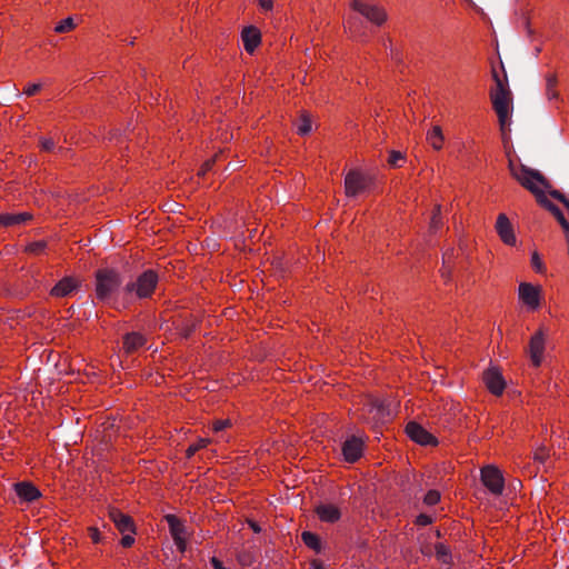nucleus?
Here are the masks:
<instances>
[{"label":"nucleus","mask_w":569,"mask_h":569,"mask_svg":"<svg viewBox=\"0 0 569 569\" xmlns=\"http://www.w3.org/2000/svg\"><path fill=\"white\" fill-rule=\"evenodd\" d=\"M30 219V214L28 213H3L0 214V226H14L24 222Z\"/></svg>","instance_id":"obj_24"},{"label":"nucleus","mask_w":569,"mask_h":569,"mask_svg":"<svg viewBox=\"0 0 569 569\" xmlns=\"http://www.w3.org/2000/svg\"><path fill=\"white\" fill-rule=\"evenodd\" d=\"M74 28V22H73V19L68 17L61 21H59L56 27H54V31L57 33H66V32H69L71 31L72 29Z\"/></svg>","instance_id":"obj_27"},{"label":"nucleus","mask_w":569,"mask_h":569,"mask_svg":"<svg viewBox=\"0 0 569 569\" xmlns=\"http://www.w3.org/2000/svg\"><path fill=\"white\" fill-rule=\"evenodd\" d=\"M547 456H548V453L546 452V450H545V449H540V450H537V451L535 452V459H536V460H539V461H541V462H543V461H545V459L547 458Z\"/></svg>","instance_id":"obj_45"},{"label":"nucleus","mask_w":569,"mask_h":569,"mask_svg":"<svg viewBox=\"0 0 569 569\" xmlns=\"http://www.w3.org/2000/svg\"><path fill=\"white\" fill-rule=\"evenodd\" d=\"M405 161V156L400 151L392 150L389 153L388 163L391 167H401L402 162Z\"/></svg>","instance_id":"obj_31"},{"label":"nucleus","mask_w":569,"mask_h":569,"mask_svg":"<svg viewBox=\"0 0 569 569\" xmlns=\"http://www.w3.org/2000/svg\"><path fill=\"white\" fill-rule=\"evenodd\" d=\"M109 517L121 533H134L133 521L128 515L122 513L118 509H111L109 511Z\"/></svg>","instance_id":"obj_15"},{"label":"nucleus","mask_w":569,"mask_h":569,"mask_svg":"<svg viewBox=\"0 0 569 569\" xmlns=\"http://www.w3.org/2000/svg\"><path fill=\"white\" fill-rule=\"evenodd\" d=\"M496 87L490 92L492 108L497 113L502 137L506 138L511 124L512 97L508 84L496 72Z\"/></svg>","instance_id":"obj_1"},{"label":"nucleus","mask_w":569,"mask_h":569,"mask_svg":"<svg viewBox=\"0 0 569 569\" xmlns=\"http://www.w3.org/2000/svg\"><path fill=\"white\" fill-rule=\"evenodd\" d=\"M406 433L412 441L421 446H436L438 442L433 435L415 421L407 425Z\"/></svg>","instance_id":"obj_10"},{"label":"nucleus","mask_w":569,"mask_h":569,"mask_svg":"<svg viewBox=\"0 0 569 569\" xmlns=\"http://www.w3.org/2000/svg\"><path fill=\"white\" fill-rule=\"evenodd\" d=\"M316 512L321 521L336 522L340 519V510L337 506L325 503L317 507Z\"/></svg>","instance_id":"obj_19"},{"label":"nucleus","mask_w":569,"mask_h":569,"mask_svg":"<svg viewBox=\"0 0 569 569\" xmlns=\"http://www.w3.org/2000/svg\"><path fill=\"white\" fill-rule=\"evenodd\" d=\"M350 8L376 27H381L388 20L385 7L373 0H352Z\"/></svg>","instance_id":"obj_3"},{"label":"nucleus","mask_w":569,"mask_h":569,"mask_svg":"<svg viewBox=\"0 0 569 569\" xmlns=\"http://www.w3.org/2000/svg\"><path fill=\"white\" fill-rule=\"evenodd\" d=\"M121 284L120 274L110 269L99 270L96 274V295L99 300L107 301L118 291Z\"/></svg>","instance_id":"obj_4"},{"label":"nucleus","mask_w":569,"mask_h":569,"mask_svg":"<svg viewBox=\"0 0 569 569\" xmlns=\"http://www.w3.org/2000/svg\"><path fill=\"white\" fill-rule=\"evenodd\" d=\"M509 170L511 176L536 199L542 196L550 188L545 177L537 170L530 169L522 163L509 160Z\"/></svg>","instance_id":"obj_2"},{"label":"nucleus","mask_w":569,"mask_h":569,"mask_svg":"<svg viewBox=\"0 0 569 569\" xmlns=\"http://www.w3.org/2000/svg\"><path fill=\"white\" fill-rule=\"evenodd\" d=\"M243 48L247 52L252 53L260 44L261 33L256 27H247L243 29L242 34Z\"/></svg>","instance_id":"obj_16"},{"label":"nucleus","mask_w":569,"mask_h":569,"mask_svg":"<svg viewBox=\"0 0 569 569\" xmlns=\"http://www.w3.org/2000/svg\"><path fill=\"white\" fill-rule=\"evenodd\" d=\"M146 342V339L142 335L138 332L128 333L123 340V348L127 352H133L142 347Z\"/></svg>","instance_id":"obj_22"},{"label":"nucleus","mask_w":569,"mask_h":569,"mask_svg":"<svg viewBox=\"0 0 569 569\" xmlns=\"http://www.w3.org/2000/svg\"><path fill=\"white\" fill-rule=\"evenodd\" d=\"M373 178L360 171H350L345 178V190L348 197H357L373 187Z\"/></svg>","instance_id":"obj_6"},{"label":"nucleus","mask_w":569,"mask_h":569,"mask_svg":"<svg viewBox=\"0 0 569 569\" xmlns=\"http://www.w3.org/2000/svg\"><path fill=\"white\" fill-rule=\"evenodd\" d=\"M44 248H46L44 241H34V242L29 243L26 247V251L29 253L39 254L44 250Z\"/></svg>","instance_id":"obj_33"},{"label":"nucleus","mask_w":569,"mask_h":569,"mask_svg":"<svg viewBox=\"0 0 569 569\" xmlns=\"http://www.w3.org/2000/svg\"><path fill=\"white\" fill-rule=\"evenodd\" d=\"M548 335L545 329L540 328L529 340L528 356L533 367L538 368L542 365L546 352Z\"/></svg>","instance_id":"obj_7"},{"label":"nucleus","mask_w":569,"mask_h":569,"mask_svg":"<svg viewBox=\"0 0 569 569\" xmlns=\"http://www.w3.org/2000/svg\"><path fill=\"white\" fill-rule=\"evenodd\" d=\"M258 3L263 11H271L273 8L272 0H258Z\"/></svg>","instance_id":"obj_42"},{"label":"nucleus","mask_w":569,"mask_h":569,"mask_svg":"<svg viewBox=\"0 0 569 569\" xmlns=\"http://www.w3.org/2000/svg\"><path fill=\"white\" fill-rule=\"evenodd\" d=\"M545 94L548 101H559L558 76L556 72H548L545 76Z\"/></svg>","instance_id":"obj_18"},{"label":"nucleus","mask_w":569,"mask_h":569,"mask_svg":"<svg viewBox=\"0 0 569 569\" xmlns=\"http://www.w3.org/2000/svg\"><path fill=\"white\" fill-rule=\"evenodd\" d=\"M79 286L77 279L66 277L61 279L52 289L51 295L58 298L67 297L72 293Z\"/></svg>","instance_id":"obj_17"},{"label":"nucleus","mask_w":569,"mask_h":569,"mask_svg":"<svg viewBox=\"0 0 569 569\" xmlns=\"http://www.w3.org/2000/svg\"><path fill=\"white\" fill-rule=\"evenodd\" d=\"M531 266L538 273H542L546 270L545 264L538 252H533L531 254Z\"/></svg>","instance_id":"obj_34"},{"label":"nucleus","mask_w":569,"mask_h":569,"mask_svg":"<svg viewBox=\"0 0 569 569\" xmlns=\"http://www.w3.org/2000/svg\"><path fill=\"white\" fill-rule=\"evenodd\" d=\"M88 532H89V536H90V538H91L93 543H99L101 541V535H100L98 528L90 527L88 529Z\"/></svg>","instance_id":"obj_40"},{"label":"nucleus","mask_w":569,"mask_h":569,"mask_svg":"<svg viewBox=\"0 0 569 569\" xmlns=\"http://www.w3.org/2000/svg\"><path fill=\"white\" fill-rule=\"evenodd\" d=\"M549 196H551L552 198H555L561 202L565 201V199H566V197L557 190L549 191Z\"/></svg>","instance_id":"obj_46"},{"label":"nucleus","mask_w":569,"mask_h":569,"mask_svg":"<svg viewBox=\"0 0 569 569\" xmlns=\"http://www.w3.org/2000/svg\"><path fill=\"white\" fill-rule=\"evenodd\" d=\"M562 203L566 206V208L569 210V199H565V201H562Z\"/></svg>","instance_id":"obj_50"},{"label":"nucleus","mask_w":569,"mask_h":569,"mask_svg":"<svg viewBox=\"0 0 569 569\" xmlns=\"http://www.w3.org/2000/svg\"><path fill=\"white\" fill-rule=\"evenodd\" d=\"M496 230L503 243L508 246H513L516 243V236L513 232L512 224L510 223L506 214L500 213L498 216L496 222Z\"/></svg>","instance_id":"obj_14"},{"label":"nucleus","mask_w":569,"mask_h":569,"mask_svg":"<svg viewBox=\"0 0 569 569\" xmlns=\"http://www.w3.org/2000/svg\"><path fill=\"white\" fill-rule=\"evenodd\" d=\"M16 493L24 501L31 502L40 497V491L29 482H19L14 486Z\"/></svg>","instance_id":"obj_20"},{"label":"nucleus","mask_w":569,"mask_h":569,"mask_svg":"<svg viewBox=\"0 0 569 569\" xmlns=\"http://www.w3.org/2000/svg\"><path fill=\"white\" fill-rule=\"evenodd\" d=\"M170 533L180 552L187 549V533L183 523L173 515L166 516Z\"/></svg>","instance_id":"obj_11"},{"label":"nucleus","mask_w":569,"mask_h":569,"mask_svg":"<svg viewBox=\"0 0 569 569\" xmlns=\"http://www.w3.org/2000/svg\"><path fill=\"white\" fill-rule=\"evenodd\" d=\"M312 129L311 120L308 116L303 114L301 116L298 124H297V132L301 136L308 134Z\"/></svg>","instance_id":"obj_26"},{"label":"nucleus","mask_w":569,"mask_h":569,"mask_svg":"<svg viewBox=\"0 0 569 569\" xmlns=\"http://www.w3.org/2000/svg\"><path fill=\"white\" fill-rule=\"evenodd\" d=\"M158 283V276L151 271H144L140 274L136 282L127 284L126 289L129 292H134L139 298L150 297Z\"/></svg>","instance_id":"obj_8"},{"label":"nucleus","mask_w":569,"mask_h":569,"mask_svg":"<svg viewBox=\"0 0 569 569\" xmlns=\"http://www.w3.org/2000/svg\"><path fill=\"white\" fill-rule=\"evenodd\" d=\"M443 140H445V138L442 134V130L439 126L432 127L427 132V141L435 150H440L442 148Z\"/></svg>","instance_id":"obj_23"},{"label":"nucleus","mask_w":569,"mask_h":569,"mask_svg":"<svg viewBox=\"0 0 569 569\" xmlns=\"http://www.w3.org/2000/svg\"><path fill=\"white\" fill-rule=\"evenodd\" d=\"M310 568H311V569H326V568L322 566V563H321L320 561H318V560H313V561H311V563H310Z\"/></svg>","instance_id":"obj_47"},{"label":"nucleus","mask_w":569,"mask_h":569,"mask_svg":"<svg viewBox=\"0 0 569 569\" xmlns=\"http://www.w3.org/2000/svg\"><path fill=\"white\" fill-rule=\"evenodd\" d=\"M345 28L347 30H349L350 33H352L353 36H357L360 33V24L359 22L357 21V19L352 18V17H349L346 21H345Z\"/></svg>","instance_id":"obj_32"},{"label":"nucleus","mask_w":569,"mask_h":569,"mask_svg":"<svg viewBox=\"0 0 569 569\" xmlns=\"http://www.w3.org/2000/svg\"><path fill=\"white\" fill-rule=\"evenodd\" d=\"M41 86L39 83H30L26 86L23 89V93L27 96H33L40 90Z\"/></svg>","instance_id":"obj_38"},{"label":"nucleus","mask_w":569,"mask_h":569,"mask_svg":"<svg viewBox=\"0 0 569 569\" xmlns=\"http://www.w3.org/2000/svg\"><path fill=\"white\" fill-rule=\"evenodd\" d=\"M363 452V440L359 437L347 439L342 446V455L348 462L357 461Z\"/></svg>","instance_id":"obj_13"},{"label":"nucleus","mask_w":569,"mask_h":569,"mask_svg":"<svg viewBox=\"0 0 569 569\" xmlns=\"http://www.w3.org/2000/svg\"><path fill=\"white\" fill-rule=\"evenodd\" d=\"M481 482L495 496H500L505 489L502 472L495 466L481 469Z\"/></svg>","instance_id":"obj_9"},{"label":"nucleus","mask_w":569,"mask_h":569,"mask_svg":"<svg viewBox=\"0 0 569 569\" xmlns=\"http://www.w3.org/2000/svg\"><path fill=\"white\" fill-rule=\"evenodd\" d=\"M440 226H441L440 207H437V208H435L432 217H431L430 229L432 231H437Z\"/></svg>","instance_id":"obj_35"},{"label":"nucleus","mask_w":569,"mask_h":569,"mask_svg":"<svg viewBox=\"0 0 569 569\" xmlns=\"http://www.w3.org/2000/svg\"><path fill=\"white\" fill-rule=\"evenodd\" d=\"M537 201L539 204H541L543 208H546L548 211H550L553 216L560 211V209L551 202V200L548 198L547 192H545L542 196H539L537 198Z\"/></svg>","instance_id":"obj_28"},{"label":"nucleus","mask_w":569,"mask_h":569,"mask_svg":"<svg viewBox=\"0 0 569 569\" xmlns=\"http://www.w3.org/2000/svg\"><path fill=\"white\" fill-rule=\"evenodd\" d=\"M211 562L214 569H226L217 558H212Z\"/></svg>","instance_id":"obj_48"},{"label":"nucleus","mask_w":569,"mask_h":569,"mask_svg":"<svg viewBox=\"0 0 569 569\" xmlns=\"http://www.w3.org/2000/svg\"><path fill=\"white\" fill-rule=\"evenodd\" d=\"M439 500H440V493L437 490L428 491L423 499L425 503H427L428 506H433L437 502H439Z\"/></svg>","instance_id":"obj_36"},{"label":"nucleus","mask_w":569,"mask_h":569,"mask_svg":"<svg viewBox=\"0 0 569 569\" xmlns=\"http://www.w3.org/2000/svg\"><path fill=\"white\" fill-rule=\"evenodd\" d=\"M518 299L527 311H536L541 307L543 300L542 288L531 282H520L518 287Z\"/></svg>","instance_id":"obj_5"},{"label":"nucleus","mask_w":569,"mask_h":569,"mask_svg":"<svg viewBox=\"0 0 569 569\" xmlns=\"http://www.w3.org/2000/svg\"><path fill=\"white\" fill-rule=\"evenodd\" d=\"M249 523H250V527L252 528V530L254 532H259L260 531V528L254 522L250 521Z\"/></svg>","instance_id":"obj_49"},{"label":"nucleus","mask_w":569,"mask_h":569,"mask_svg":"<svg viewBox=\"0 0 569 569\" xmlns=\"http://www.w3.org/2000/svg\"><path fill=\"white\" fill-rule=\"evenodd\" d=\"M301 538L305 545L308 546L309 548L316 551L320 550V540L317 535L309 531H305L302 532Z\"/></svg>","instance_id":"obj_25"},{"label":"nucleus","mask_w":569,"mask_h":569,"mask_svg":"<svg viewBox=\"0 0 569 569\" xmlns=\"http://www.w3.org/2000/svg\"><path fill=\"white\" fill-rule=\"evenodd\" d=\"M133 542H134V538L132 537V535H123V537L121 539V545L123 547H126V548L131 547Z\"/></svg>","instance_id":"obj_44"},{"label":"nucleus","mask_w":569,"mask_h":569,"mask_svg":"<svg viewBox=\"0 0 569 569\" xmlns=\"http://www.w3.org/2000/svg\"><path fill=\"white\" fill-rule=\"evenodd\" d=\"M230 425H231V421L229 419L216 420L212 423V430H213V432L218 433V432L224 430L226 428H228Z\"/></svg>","instance_id":"obj_37"},{"label":"nucleus","mask_w":569,"mask_h":569,"mask_svg":"<svg viewBox=\"0 0 569 569\" xmlns=\"http://www.w3.org/2000/svg\"><path fill=\"white\" fill-rule=\"evenodd\" d=\"M210 440L208 438H200L197 442L190 445L187 449V457H192L197 451L202 448H206L209 445Z\"/></svg>","instance_id":"obj_29"},{"label":"nucleus","mask_w":569,"mask_h":569,"mask_svg":"<svg viewBox=\"0 0 569 569\" xmlns=\"http://www.w3.org/2000/svg\"><path fill=\"white\" fill-rule=\"evenodd\" d=\"M431 522V517L428 515H419L417 517V523L420 526H427Z\"/></svg>","instance_id":"obj_43"},{"label":"nucleus","mask_w":569,"mask_h":569,"mask_svg":"<svg viewBox=\"0 0 569 569\" xmlns=\"http://www.w3.org/2000/svg\"><path fill=\"white\" fill-rule=\"evenodd\" d=\"M483 382L488 390L496 396L502 395L506 381L498 368L491 367L483 372Z\"/></svg>","instance_id":"obj_12"},{"label":"nucleus","mask_w":569,"mask_h":569,"mask_svg":"<svg viewBox=\"0 0 569 569\" xmlns=\"http://www.w3.org/2000/svg\"><path fill=\"white\" fill-rule=\"evenodd\" d=\"M388 407L389 405H386L385 401L375 400L369 405V412L375 413L373 418L377 422H385L391 416V411Z\"/></svg>","instance_id":"obj_21"},{"label":"nucleus","mask_w":569,"mask_h":569,"mask_svg":"<svg viewBox=\"0 0 569 569\" xmlns=\"http://www.w3.org/2000/svg\"><path fill=\"white\" fill-rule=\"evenodd\" d=\"M216 161V158H212L210 160H207L200 168L199 174L204 176L209 170H211L213 162Z\"/></svg>","instance_id":"obj_41"},{"label":"nucleus","mask_w":569,"mask_h":569,"mask_svg":"<svg viewBox=\"0 0 569 569\" xmlns=\"http://www.w3.org/2000/svg\"><path fill=\"white\" fill-rule=\"evenodd\" d=\"M436 556L437 558L443 562V563H449L450 562V551L449 549L442 545V543H438L436 546Z\"/></svg>","instance_id":"obj_30"},{"label":"nucleus","mask_w":569,"mask_h":569,"mask_svg":"<svg viewBox=\"0 0 569 569\" xmlns=\"http://www.w3.org/2000/svg\"><path fill=\"white\" fill-rule=\"evenodd\" d=\"M41 149L44 151H52L54 148V142L50 138H43L40 140Z\"/></svg>","instance_id":"obj_39"}]
</instances>
